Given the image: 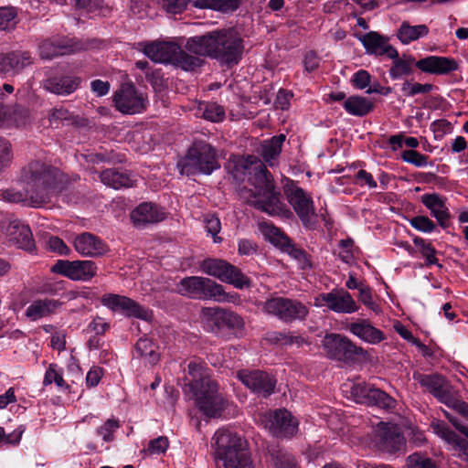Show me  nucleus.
I'll list each match as a JSON object with an SVG mask.
<instances>
[{
	"label": "nucleus",
	"instance_id": "7ed1b4c3",
	"mask_svg": "<svg viewBox=\"0 0 468 468\" xmlns=\"http://www.w3.org/2000/svg\"><path fill=\"white\" fill-rule=\"evenodd\" d=\"M185 48L195 55L215 58L229 67L239 62L244 50L243 40L233 28L215 30L203 36L189 37Z\"/></svg>",
	"mask_w": 468,
	"mask_h": 468
},
{
	"label": "nucleus",
	"instance_id": "37998d69",
	"mask_svg": "<svg viewBox=\"0 0 468 468\" xmlns=\"http://www.w3.org/2000/svg\"><path fill=\"white\" fill-rule=\"evenodd\" d=\"M285 305L284 322L303 320L309 313L307 307L296 300L285 298Z\"/></svg>",
	"mask_w": 468,
	"mask_h": 468
},
{
	"label": "nucleus",
	"instance_id": "680f3d73",
	"mask_svg": "<svg viewBox=\"0 0 468 468\" xmlns=\"http://www.w3.org/2000/svg\"><path fill=\"white\" fill-rule=\"evenodd\" d=\"M169 447V441L165 436H159L149 441L147 452L149 454H162L166 452Z\"/></svg>",
	"mask_w": 468,
	"mask_h": 468
},
{
	"label": "nucleus",
	"instance_id": "5fc2aeb1",
	"mask_svg": "<svg viewBox=\"0 0 468 468\" xmlns=\"http://www.w3.org/2000/svg\"><path fill=\"white\" fill-rule=\"evenodd\" d=\"M401 159L416 167H425L429 165V156L416 150H405L401 154Z\"/></svg>",
	"mask_w": 468,
	"mask_h": 468
},
{
	"label": "nucleus",
	"instance_id": "423d86ee",
	"mask_svg": "<svg viewBox=\"0 0 468 468\" xmlns=\"http://www.w3.org/2000/svg\"><path fill=\"white\" fill-rule=\"evenodd\" d=\"M390 58L393 61L388 73L392 80L411 75L414 66L421 72L434 75H445L459 69L458 62L449 57L428 56L416 61L413 56L403 54L399 57L397 51V56Z\"/></svg>",
	"mask_w": 468,
	"mask_h": 468
},
{
	"label": "nucleus",
	"instance_id": "ea45409f",
	"mask_svg": "<svg viewBox=\"0 0 468 468\" xmlns=\"http://www.w3.org/2000/svg\"><path fill=\"white\" fill-rule=\"evenodd\" d=\"M260 229L265 239L279 248L281 250L286 244H288L290 239L279 228H276L272 224L262 223L260 225Z\"/></svg>",
	"mask_w": 468,
	"mask_h": 468
},
{
	"label": "nucleus",
	"instance_id": "f8f14e48",
	"mask_svg": "<svg viewBox=\"0 0 468 468\" xmlns=\"http://www.w3.org/2000/svg\"><path fill=\"white\" fill-rule=\"evenodd\" d=\"M101 303L111 311L119 313L128 318H137L144 321H150L153 318V312L150 309L124 295L106 293L102 295Z\"/></svg>",
	"mask_w": 468,
	"mask_h": 468
},
{
	"label": "nucleus",
	"instance_id": "69168bd1",
	"mask_svg": "<svg viewBox=\"0 0 468 468\" xmlns=\"http://www.w3.org/2000/svg\"><path fill=\"white\" fill-rule=\"evenodd\" d=\"M431 129L433 132L436 138H441L444 135L451 133L453 127L451 122L445 119H440L434 121L431 124Z\"/></svg>",
	"mask_w": 468,
	"mask_h": 468
},
{
	"label": "nucleus",
	"instance_id": "6e6d98bb",
	"mask_svg": "<svg viewBox=\"0 0 468 468\" xmlns=\"http://www.w3.org/2000/svg\"><path fill=\"white\" fill-rule=\"evenodd\" d=\"M359 300L369 310L378 314L381 313V308L378 303L373 300L372 291L368 286L359 287Z\"/></svg>",
	"mask_w": 468,
	"mask_h": 468
},
{
	"label": "nucleus",
	"instance_id": "a211bd4d",
	"mask_svg": "<svg viewBox=\"0 0 468 468\" xmlns=\"http://www.w3.org/2000/svg\"><path fill=\"white\" fill-rule=\"evenodd\" d=\"M237 377L247 388L263 397L271 395L276 386V379L261 370H239Z\"/></svg>",
	"mask_w": 468,
	"mask_h": 468
},
{
	"label": "nucleus",
	"instance_id": "a18cd8bd",
	"mask_svg": "<svg viewBox=\"0 0 468 468\" xmlns=\"http://www.w3.org/2000/svg\"><path fill=\"white\" fill-rule=\"evenodd\" d=\"M285 306V298L276 296L266 300L263 303L262 310L264 313L276 316L283 321Z\"/></svg>",
	"mask_w": 468,
	"mask_h": 468
},
{
	"label": "nucleus",
	"instance_id": "412c9836",
	"mask_svg": "<svg viewBox=\"0 0 468 468\" xmlns=\"http://www.w3.org/2000/svg\"><path fill=\"white\" fill-rule=\"evenodd\" d=\"M356 37L363 44L367 54L377 57L385 55L388 58L397 56V49L388 43V37L376 31H370L363 35L356 34Z\"/></svg>",
	"mask_w": 468,
	"mask_h": 468
},
{
	"label": "nucleus",
	"instance_id": "bf43d9fd",
	"mask_svg": "<svg viewBox=\"0 0 468 468\" xmlns=\"http://www.w3.org/2000/svg\"><path fill=\"white\" fill-rule=\"evenodd\" d=\"M282 251L291 255L293 259L297 260L301 265V268L304 269L310 266L309 260L303 250L295 247V245L289 239L282 249Z\"/></svg>",
	"mask_w": 468,
	"mask_h": 468
},
{
	"label": "nucleus",
	"instance_id": "f03ea898",
	"mask_svg": "<svg viewBox=\"0 0 468 468\" xmlns=\"http://www.w3.org/2000/svg\"><path fill=\"white\" fill-rule=\"evenodd\" d=\"M58 171L38 161L23 170L24 191L7 189L2 192L3 199L13 203L39 207L51 201L56 191Z\"/></svg>",
	"mask_w": 468,
	"mask_h": 468
},
{
	"label": "nucleus",
	"instance_id": "c9c22d12",
	"mask_svg": "<svg viewBox=\"0 0 468 468\" xmlns=\"http://www.w3.org/2000/svg\"><path fill=\"white\" fill-rule=\"evenodd\" d=\"M101 182L114 189L122 187H131L133 186L134 180L124 172H119L114 169H107L101 172Z\"/></svg>",
	"mask_w": 468,
	"mask_h": 468
},
{
	"label": "nucleus",
	"instance_id": "774afa93",
	"mask_svg": "<svg viewBox=\"0 0 468 468\" xmlns=\"http://www.w3.org/2000/svg\"><path fill=\"white\" fill-rule=\"evenodd\" d=\"M23 432L24 430L17 429L6 435L4 428L0 427V443L16 445L20 441Z\"/></svg>",
	"mask_w": 468,
	"mask_h": 468
},
{
	"label": "nucleus",
	"instance_id": "c03bdc74",
	"mask_svg": "<svg viewBox=\"0 0 468 468\" xmlns=\"http://www.w3.org/2000/svg\"><path fill=\"white\" fill-rule=\"evenodd\" d=\"M21 110L4 107L0 104V127L18 126L24 124Z\"/></svg>",
	"mask_w": 468,
	"mask_h": 468
},
{
	"label": "nucleus",
	"instance_id": "13d9d810",
	"mask_svg": "<svg viewBox=\"0 0 468 468\" xmlns=\"http://www.w3.org/2000/svg\"><path fill=\"white\" fill-rule=\"evenodd\" d=\"M410 224L415 229L424 233H431L436 229V224L426 216L413 217L410 218Z\"/></svg>",
	"mask_w": 468,
	"mask_h": 468
},
{
	"label": "nucleus",
	"instance_id": "4c0bfd02",
	"mask_svg": "<svg viewBox=\"0 0 468 468\" xmlns=\"http://www.w3.org/2000/svg\"><path fill=\"white\" fill-rule=\"evenodd\" d=\"M343 106L346 112L354 116L367 115L373 109V103L369 99L358 95L347 98Z\"/></svg>",
	"mask_w": 468,
	"mask_h": 468
},
{
	"label": "nucleus",
	"instance_id": "864d4df0",
	"mask_svg": "<svg viewBox=\"0 0 468 468\" xmlns=\"http://www.w3.org/2000/svg\"><path fill=\"white\" fill-rule=\"evenodd\" d=\"M120 423L115 419L107 420L101 427L96 430L98 436L102 438L105 442L114 440V432L119 429Z\"/></svg>",
	"mask_w": 468,
	"mask_h": 468
},
{
	"label": "nucleus",
	"instance_id": "b1692460",
	"mask_svg": "<svg viewBox=\"0 0 468 468\" xmlns=\"http://www.w3.org/2000/svg\"><path fill=\"white\" fill-rule=\"evenodd\" d=\"M74 249L84 257H99L108 251L106 244L90 232L78 235L73 241Z\"/></svg>",
	"mask_w": 468,
	"mask_h": 468
},
{
	"label": "nucleus",
	"instance_id": "052dcab7",
	"mask_svg": "<svg viewBox=\"0 0 468 468\" xmlns=\"http://www.w3.org/2000/svg\"><path fill=\"white\" fill-rule=\"evenodd\" d=\"M205 228L208 234L213 237V240L215 243H220L222 239L218 236L221 229V224L218 218L214 215H207L204 218Z\"/></svg>",
	"mask_w": 468,
	"mask_h": 468
},
{
	"label": "nucleus",
	"instance_id": "7c9ffc66",
	"mask_svg": "<svg viewBox=\"0 0 468 468\" xmlns=\"http://www.w3.org/2000/svg\"><path fill=\"white\" fill-rule=\"evenodd\" d=\"M29 64L31 57L28 52L14 51L0 54V73H17Z\"/></svg>",
	"mask_w": 468,
	"mask_h": 468
},
{
	"label": "nucleus",
	"instance_id": "20e7f679",
	"mask_svg": "<svg viewBox=\"0 0 468 468\" xmlns=\"http://www.w3.org/2000/svg\"><path fill=\"white\" fill-rule=\"evenodd\" d=\"M188 374L192 380L187 387L193 393L197 409L208 418H218L229 406V399L204 363L191 361Z\"/></svg>",
	"mask_w": 468,
	"mask_h": 468
},
{
	"label": "nucleus",
	"instance_id": "79ce46f5",
	"mask_svg": "<svg viewBox=\"0 0 468 468\" xmlns=\"http://www.w3.org/2000/svg\"><path fill=\"white\" fill-rule=\"evenodd\" d=\"M244 328V321L243 318L238 314L229 310L224 309L222 311L221 316V324L220 330L228 329L233 332L235 335H239L241 334Z\"/></svg>",
	"mask_w": 468,
	"mask_h": 468
},
{
	"label": "nucleus",
	"instance_id": "58836bf2",
	"mask_svg": "<svg viewBox=\"0 0 468 468\" xmlns=\"http://www.w3.org/2000/svg\"><path fill=\"white\" fill-rule=\"evenodd\" d=\"M172 64L177 68H180L186 71H192L199 68L203 59L198 55L193 56L183 50L180 45L177 44V50L175 52Z\"/></svg>",
	"mask_w": 468,
	"mask_h": 468
},
{
	"label": "nucleus",
	"instance_id": "338daca9",
	"mask_svg": "<svg viewBox=\"0 0 468 468\" xmlns=\"http://www.w3.org/2000/svg\"><path fill=\"white\" fill-rule=\"evenodd\" d=\"M350 81L356 89L364 90L369 86L371 76L367 70L359 69L354 73Z\"/></svg>",
	"mask_w": 468,
	"mask_h": 468
},
{
	"label": "nucleus",
	"instance_id": "473e14b6",
	"mask_svg": "<svg viewBox=\"0 0 468 468\" xmlns=\"http://www.w3.org/2000/svg\"><path fill=\"white\" fill-rule=\"evenodd\" d=\"M284 141L285 135L280 134L261 144L258 153L268 165L273 166L276 165Z\"/></svg>",
	"mask_w": 468,
	"mask_h": 468
},
{
	"label": "nucleus",
	"instance_id": "39448f33",
	"mask_svg": "<svg viewBox=\"0 0 468 468\" xmlns=\"http://www.w3.org/2000/svg\"><path fill=\"white\" fill-rule=\"evenodd\" d=\"M216 457L224 468H254L247 441L229 428L218 430L214 436Z\"/></svg>",
	"mask_w": 468,
	"mask_h": 468
},
{
	"label": "nucleus",
	"instance_id": "dca6fc26",
	"mask_svg": "<svg viewBox=\"0 0 468 468\" xmlns=\"http://www.w3.org/2000/svg\"><path fill=\"white\" fill-rule=\"evenodd\" d=\"M323 346L329 357L339 361L352 360L356 356L363 354L361 347L356 346L346 336L338 334L326 335L323 341Z\"/></svg>",
	"mask_w": 468,
	"mask_h": 468
},
{
	"label": "nucleus",
	"instance_id": "4468645a",
	"mask_svg": "<svg viewBox=\"0 0 468 468\" xmlns=\"http://www.w3.org/2000/svg\"><path fill=\"white\" fill-rule=\"evenodd\" d=\"M314 305L319 308L326 307L336 314H353L359 309L353 296L343 288L315 295Z\"/></svg>",
	"mask_w": 468,
	"mask_h": 468
},
{
	"label": "nucleus",
	"instance_id": "9b49d317",
	"mask_svg": "<svg viewBox=\"0 0 468 468\" xmlns=\"http://www.w3.org/2000/svg\"><path fill=\"white\" fill-rule=\"evenodd\" d=\"M283 192L302 223L312 228L316 216L312 197L292 181L284 185Z\"/></svg>",
	"mask_w": 468,
	"mask_h": 468
},
{
	"label": "nucleus",
	"instance_id": "3c124183",
	"mask_svg": "<svg viewBox=\"0 0 468 468\" xmlns=\"http://www.w3.org/2000/svg\"><path fill=\"white\" fill-rule=\"evenodd\" d=\"M407 468H436V463L427 454L415 452L407 458Z\"/></svg>",
	"mask_w": 468,
	"mask_h": 468
},
{
	"label": "nucleus",
	"instance_id": "393cba45",
	"mask_svg": "<svg viewBox=\"0 0 468 468\" xmlns=\"http://www.w3.org/2000/svg\"><path fill=\"white\" fill-rule=\"evenodd\" d=\"M346 329L360 340L378 345L386 339L384 332L375 327L368 319H356L347 324Z\"/></svg>",
	"mask_w": 468,
	"mask_h": 468
},
{
	"label": "nucleus",
	"instance_id": "49530a36",
	"mask_svg": "<svg viewBox=\"0 0 468 468\" xmlns=\"http://www.w3.org/2000/svg\"><path fill=\"white\" fill-rule=\"evenodd\" d=\"M210 300L218 303H230L234 304L240 303L239 295L237 292H226L223 286L215 282Z\"/></svg>",
	"mask_w": 468,
	"mask_h": 468
},
{
	"label": "nucleus",
	"instance_id": "2eb2a0df",
	"mask_svg": "<svg viewBox=\"0 0 468 468\" xmlns=\"http://www.w3.org/2000/svg\"><path fill=\"white\" fill-rule=\"evenodd\" d=\"M51 271L72 281L87 282L96 275L97 266L92 261L58 260Z\"/></svg>",
	"mask_w": 468,
	"mask_h": 468
},
{
	"label": "nucleus",
	"instance_id": "e2e57ef3",
	"mask_svg": "<svg viewBox=\"0 0 468 468\" xmlns=\"http://www.w3.org/2000/svg\"><path fill=\"white\" fill-rule=\"evenodd\" d=\"M271 340L285 346H300L304 342L303 338L301 335H292V333H274V335L273 337H271Z\"/></svg>",
	"mask_w": 468,
	"mask_h": 468
},
{
	"label": "nucleus",
	"instance_id": "8fccbe9b",
	"mask_svg": "<svg viewBox=\"0 0 468 468\" xmlns=\"http://www.w3.org/2000/svg\"><path fill=\"white\" fill-rule=\"evenodd\" d=\"M17 24V13L14 7H0V30L13 29Z\"/></svg>",
	"mask_w": 468,
	"mask_h": 468
},
{
	"label": "nucleus",
	"instance_id": "6ab92c4d",
	"mask_svg": "<svg viewBox=\"0 0 468 468\" xmlns=\"http://www.w3.org/2000/svg\"><path fill=\"white\" fill-rule=\"evenodd\" d=\"M375 435L379 449L389 453L401 451L406 445L399 429L393 424L379 422L375 429Z\"/></svg>",
	"mask_w": 468,
	"mask_h": 468
},
{
	"label": "nucleus",
	"instance_id": "4d7b16f0",
	"mask_svg": "<svg viewBox=\"0 0 468 468\" xmlns=\"http://www.w3.org/2000/svg\"><path fill=\"white\" fill-rule=\"evenodd\" d=\"M203 117L214 122H221L225 117V111L217 103H207L203 108Z\"/></svg>",
	"mask_w": 468,
	"mask_h": 468
},
{
	"label": "nucleus",
	"instance_id": "e433bc0d",
	"mask_svg": "<svg viewBox=\"0 0 468 468\" xmlns=\"http://www.w3.org/2000/svg\"><path fill=\"white\" fill-rule=\"evenodd\" d=\"M222 311L221 307H203L201 309L199 319L205 330L211 333L220 331Z\"/></svg>",
	"mask_w": 468,
	"mask_h": 468
},
{
	"label": "nucleus",
	"instance_id": "a19ab883",
	"mask_svg": "<svg viewBox=\"0 0 468 468\" xmlns=\"http://www.w3.org/2000/svg\"><path fill=\"white\" fill-rule=\"evenodd\" d=\"M195 6L210 8L221 12L234 11L239 8L240 0H192Z\"/></svg>",
	"mask_w": 468,
	"mask_h": 468
},
{
	"label": "nucleus",
	"instance_id": "c85d7f7f",
	"mask_svg": "<svg viewBox=\"0 0 468 468\" xmlns=\"http://www.w3.org/2000/svg\"><path fill=\"white\" fill-rule=\"evenodd\" d=\"M81 48L77 43H70L60 38L47 39L39 46V54L42 58L51 59L57 56H62L76 52Z\"/></svg>",
	"mask_w": 468,
	"mask_h": 468
},
{
	"label": "nucleus",
	"instance_id": "cd10ccee",
	"mask_svg": "<svg viewBox=\"0 0 468 468\" xmlns=\"http://www.w3.org/2000/svg\"><path fill=\"white\" fill-rule=\"evenodd\" d=\"M5 236L9 241L16 244L21 249L31 250L34 248L32 232L29 227L19 220H13L8 223Z\"/></svg>",
	"mask_w": 468,
	"mask_h": 468
},
{
	"label": "nucleus",
	"instance_id": "9d476101",
	"mask_svg": "<svg viewBox=\"0 0 468 468\" xmlns=\"http://www.w3.org/2000/svg\"><path fill=\"white\" fill-rule=\"evenodd\" d=\"M201 271L213 276L222 282L233 285L237 289L249 288L251 285L250 279L241 271L229 262L220 259H207L200 264Z\"/></svg>",
	"mask_w": 468,
	"mask_h": 468
},
{
	"label": "nucleus",
	"instance_id": "c756f323",
	"mask_svg": "<svg viewBox=\"0 0 468 468\" xmlns=\"http://www.w3.org/2000/svg\"><path fill=\"white\" fill-rule=\"evenodd\" d=\"M80 79L75 76H53L44 82L47 90L57 95H69L74 92L80 86Z\"/></svg>",
	"mask_w": 468,
	"mask_h": 468
},
{
	"label": "nucleus",
	"instance_id": "09e8293b",
	"mask_svg": "<svg viewBox=\"0 0 468 468\" xmlns=\"http://www.w3.org/2000/svg\"><path fill=\"white\" fill-rule=\"evenodd\" d=\"M414 245L419 249L422 257L426 259L428 265L437 263V258L435 256L436 250L431 242L426 241L420 237H415L413 239Z\"/></svg>",
	"mask_w": 468,
	"mask_h": 468
},
{
	"label": "nucleus",
	"instance_id": "2f4dec72",
	"mask_svg": "<svg viewBox=\"0 0 468 468\" xmlns=\"http://www.w3.org/2000/svg\"><path fill=\"white\" fill-rule=\"evenodd\" d=\"M61 305V303L54 299H39L33 301L26 310V316L32 321H37L54 314Z\"/></svg>",
	"mask_w": 468,
	"mask_h": 468
},
{
	"label": "nucleus",
	"instance_id": "de8ad7c7",
	"mask_svg": "<svg viewBox=\"0 0 468 468\" xmlns=\"http://www.w3.org/2000/svg\"><path fill=\"white\" fill-rule=\"evenodd\" d=\"M52 383H55L59 388H67L69 387L63 378L62 370L56 364L49 365L43 380L45 386Z\"/></svg>",
	"mask_w": 468,
	"mask_h": 468
},
{
	"label": "nucleus",
	"instance_id": "a878e982",
	"mask_svg": "<svg viewBox=\"0 0 468 468\" xmlns=\"http://www.w3.org/2000/svg\"><path fill=\"white\" fill-rule=\"evenodd\" d=\"M421 203L430 210L431 215L436 218L438 224L445 229L451 218L446 198L437 193L424 194L420 197Z\"/></svg>",
	"mask_w": 468,
	"mask_h": 468
},
{
	"label": "nucleus",
	"instance_id": "72a5a7b5",
	"mask_svg": "<svg viewBox=\"0 0 468 468\" xmlns=\"http://www.w3.org/2000/svg\"><path fill=\"white\" fill-rule=\"evenodd\" d=\"M428 34L429 27L426 25L412 26L408 21H403L399 26L396 36L403 45H408L426 37Z\"/></svg>",
	"mask_w": 468,
	"mask_h": 468
},
{
	"label": "nucleus",
	"instance_id": "603ef678",
	"mask_svg": "<svg viewBox=\"0 0 468 468\" xmlns=\"http://www.w3.org/2000/svg\"><path fill=\"white\" fill-rule=\"evenodd\" d=\"M432 90V85L426 83L421 84L418 82H411L405 80L401 85V92L404 96L413 97L417 94L428 93Z\"/></svg>",
	"mask_w": 468,
	"mask_h": 468
},
{
	"label": "nucleus",
	"instance_id": "0eeeda50",
	"mask_svg": "<svg viewBox=\"0 0 468 468\" xmlns=\"http://www.w3.org/2000/svg\"><path fill=\"white\" fill-rule=\"evenodd\" d=\"M181 174L209 175L219 167L215 150L207 143L197 142L188 150L186 155L178 162Z\"/></svg>",
	"mask_w": 468,
	"mask_h": 468
},
{
	"label": "nucleus",
	"instance_id": "0e129e2a",
	"mask_svg": "<svg viewBox=\"0 0 468 468\" xmlns=\"http://www.w3.org/2000/svg\"><path fill=\"white\" fill-rule=\"evenodd\" d=\"M46 247L49 251L59 255H69L70 250L65 242L58 237H49L46 241Z\"/></svg>",
	"mask_w": 468,
	"mask_h": 468
},
{
	"label": "nucleus",
	"instance_id": "1a4fd4ad",
	"mask_svg": "<svg viewBox=\"0 0 468 468\" xmlns=\"http://www.w3.org/2000/svg\"><path fill=\"white\" fill-rule=\"evenodd\" d=\"M414 378L440 402L453 409L468 420V403L459 399L444 378L440 375L414 376Z\"/></svg>",
	"mask_w": 468,
	"mask_h": 468
},
{
	"label": "nucleus",
	"instance_id": "6e6552de",
	"mask_svg": "<svg viewBox=\"0 0 468 468\" xmlns=\"http://www.w3.org/2000/svg\"><path fill=\"white\" fill-rule=\"evenodd\" d=\"M342 391L356 403L386 410L394 409L396 406V400L392 397L361 379L347 380L342 385Z\"/></svg>",
	"mask_w": 468,
	"mask_h": 468
},
{
	"label": "nucleus",
	"instance_id": "4be33fe9",
	"mask_svg": "<svg viewBox=\"0 0 468 468\" xmlns=\"http://www.w3.org/2000/svg\"><path fill=\"white\" fill-rule=\"evenodd\" d=\"M431 428L452 450L457 452L460 456H464L468 459V441L465 439L459 436L442 420H432Z\"/></svg>",
	"mask_w": 468,
	"mask_h": 468
},
{
	"label": "nucleus",
	"instance_id": "bb28decb",
	"mask_svg": "<svg viewBox=\"0 0 468 468\" xmlns=\"http://www.w3.org/2000/svg\"><path fill=\"white\" fill-rule=\"evenodd\" d=\"M131 218L137 227L157 223L165 218V210L153 203H142L131 213Z\"/></svg>",
	"mask_w": 468,
	"mask_h": 468
},
{
	"label": "nucleus",
	"instance_id": "f257e3e1",
	"mask_svg": "<svg viewBox=\"0 0 468 468\" xmlns=\"http://www.w3.org/2000/svg\"><path fill=\"white\" fill-rule=\"evenodd\" d=\"M238 172L249 175V186L239 191L240 197L254 207L271 215L290 218L292 214L282 200L271 174L255 155L239 157L235 161Z\"/></svg>",
	"mask_w": 468,
	"mask_h": 468
},
{
	"label": "nucleus",
	"instance_id": "f3484780",
	"mask_svg": "<svg viewBox=\"0 0 468 468\" xmlns=\"http://www.w3.org/2000/svg\"><path fill=\"white\" fill-rule=\"evenodd\" d=\"M298 420L285 409H279L265 415V427L276 437H292L298 431Z\"/></svg>",
	"mask_w": 468,
	"mask_h": 468
},
{
	"label": "nucleus",
	"instance_id": "f704fd0d",
	"mask_svg": "<svg viewBox=\"0 0 468 468\" xmlns=\"http://www.w3.org/2000/svg\"><path fill=\"white\" fill-rule=\"evenodd\" d=\"M135 353L144 363L155 365L160 358L158 346L147 337H141L135 344Z\"/></svg>",
	"mask_w": 468,
	"mask_h": 468
},
{
	"label": "nucleus",
	"instance_id": "ddd939ff",
	"mask_svg": "<svg viewBox=\"0 0 468 468\" xmlns=\"http://www.w3.org/2000/svg\"><path fill=\"white\" fill-rule=\"evenodd\" d=\"M113 102L116 109L124 114L141 113L146 110L149 103L147 96L132 83H123L115 91Z\"/></svg>",
	"mask_w": 468,
	"mask_h": 468
},
{
	"label": "nucleus",
	"instance_id": "5701e85b",
	"mask_svg": "<svg viewBox=\"0 0 468 468\" xmlns=\"http://www.w3.org/2000/svg\"><path fill=\"white\" fill-rule=\"evenodd\" d=\"M139 46L151 60L165 64H172L175 52L177 50V43L169 41L140 43Z\"/></svg>",
	"mask_w": 468,
	"mask_h": 468
},
{
	"label": "nucleus",
	"instance_id": "aec40b11",
	"mask_svg": "<svg viewBox=\"0 0 468 468\" xmlns=\"http://www.w3.org/2000/svg\"><path fill=\"white\" fill-rule=\"evenodd\" d=\"M215 282L205 277L191 276L184 278L176 286L177 292L190 298L210 300Z\"/></svg>",
	"mask_w": 468,
	"mask_h": 468
}]
</instances>
